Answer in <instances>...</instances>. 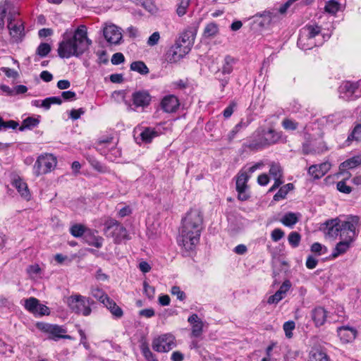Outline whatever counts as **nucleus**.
I'll list each match as a JSON object with an SVG mask.
<instances>
[{
	"label": "nucleus",
	"mask_w": 361,
	"mask_h": 361,
	"mask_svg": "<svg viewBox=\"0 0 361 361\" xmlns=\"http://www.w3.org/2000/svg\"><path fill=\"white\" fill-rule=\"evenodd\" d=\"M204 218L198 209H190L182 218L178 243L186 252L193 251L200 243Z\"/></svg>",
	"instance_id": "1"
},
{
	"label": "nucleus",
	"mask_w": 361,
	"mask_h": 361,
	"mask_svg": "<svg viewBox=\"0 0 361 361\" xmlns=\"http://www.w3.org/2000/svg\"><path fill=\"white\" fill-rule=\"evenodd\" d=\"M91 44L92 40L87 37L86 26L80 25L72 37H68L66 33L63 35V40L59 44L58 54L62 59L79 57L89 49Z\"/></svg>",
	"instance_id": "2"
},
{
	"label": "nucleus",
	"mask_w": 361,
	"mask_h": 361,
	"mask_svg": "<svg viewBox=\"0 0 361 361\" xmlns=\"http://www.w3.org/2000/svg\"><path fill=\"white\" fill-rule=\"evenodd\" d=\"M358 221V216H351L347 221H340L338 219L327 221L325 223V233L329 238H336L338 235L342 238L348 234L355 236V228Z\"/></svg>",
	"instance_id": "3"
},
{
	"label": "nucleus",
	"mask_w": 361,
	"mask_h": 361,
	"mask_svg": "<svg viewBox=\"0 0 361 361\" xmlns=\"http://www.w3.org/2000/svg\"><path fill=\"white\" fill-rule=\"evenodd\" d=\"M257 138L245 146L252 150H257L276 143L281 138L279 133L273 129L265 130L264 129L257 131Z\"/></svg>",
	"instance_id": "4"
},
{
	"label": "nucleus",
	"mask_w": 361,
	"mask_h": 361,
	"mask_svg": "<svg viewBox=\"0 0 361 361\" xmlns=\"http://www.w3.org/2000/svg\"><path fill=\"white\" fill-rule=\"evenodd\" d=\"M57 159L53 154H42L37 157L33 166V173L36 176L48 173L55 169Z\"/></svg>",
	"instance_id": "5"
},
{
	"label": "nucleus",
	"mask_w": 361,
	"mask_h": 361,
	"mask_svg": "<svg viewBox=\"0 0 361 361\" xmlns=\"http://www.w3.org/2000/svg\"><path fill=\"white\" fill-rule=\"evenodd\" d=\"M92 301L80 295H71L68 298V307L76 314L89 316L92 310L90 305Z\"/></svg>",
	"instance_id": "6"
},
{
	"label": "nucleus",
	"mask_w": 361,
	"mask_h": 361,
	"mask_svg": "<svg viewBox=\"0 0 361 361\" xmlns=\"http://www.w3.org/2000/svg\"><path fill=\"white\" fill-rule=\"evenodd\" d=\"M340 97L346 100H355L361 97V80L343 82L339 87Z\"/></svg>",
	"instance_id": "7"
},
{
	"label": "nucleus",
	"mask_w": 361,
	"mask_h": 361,
	"mask_svg": "<svg viewBox=\"0 0 361 361\" xmlns=\"http://www.w3.org/2000/svg\"><path fill=\"white\" fill-rule=\"evenodd\" d=\"M106 233L111 236L116 243H120L122 240L128 239L126 228L115 219H110L105 224Z\"/></svg>",
	"instance_id": "8"
},
{
	"label": "nucleus",
	"mask_w": 361,
	"mask_h": 361,
	"mask_svg": "<svg viewBox=\"0 0 361 361\" xmlns=\"http://www.w3.org/2000/svg\"><path fill=\"white\" fill-rule=\"evenodd\" d=\"M152 348L158 353H166L176 347L175 337L171 334H162L152 341Z\"/></svg>",
	"instance_id": "9"
},
{
	"label": "nucleus",
	"mask_w": 361,
	"mask_h": 361,
	"mask_svg": "<svg viewBox=\"0 0 361 361\" xmlns=\"http://www.w3.org/2000/svg\"><path fill=\"white\" fill-rule=\"evenodd\" d=\"M190 51L189 45L180 47L179 42H175L165 53L164 60L169 63H174L179 61Z\"/></svg>",
	"instance_id": "10"
},
{
	"label": "nucleus",
	"mask_w": 361,
	"mask_h": 361,
	"mask_svg": "<svg viewBox=\"0 0 361 361\" xmlns=\"http://www.w3.org/2000/svg\"><path fill=\"white\" fill-rule=\"evenodd\" d=\"M302 133L305 141L302 143V151L304 154H315L322 152L323 149L321 147L322 144V142L313 139L307 133L306 128H304Z\"/></svg>",
	"instance_id": "11"
},
{
	"label": "nucleus",
	"mask_w": 361,
	"mask_h": 361,
	"mask_svg": "<svg viewBox=\"0 0 361 361\" xmlns=\"http://www.w3.org/2000/svg\"><path fill=\"white\" fill-rule=\"evenodd\" d=\"M103 35L110 44H120L123 39L121 29L114 24L106 25L104 28Z\"/></svg>",
	"instance_id": "12"
},
{
	"label": "nucleus",
	"mask_w": 361,
	"mask_h": 361,
	"mask_svg": "<svg viewBox=\"0 0 361 361\" xmlns=\"http://www.w3.org/2000/svg\"><path fill=\"white\" fill-rule=\"evenodd\" d=\"M24 307L34 314L42 316L49 314V308L46 305L40 304L39 300L33 297L25 300Z\"/></svg>",
	"instance_id": "13"
},
{
	"label": "nucleus",
	"mask_w": 361,
	"mask_h": 361,
	"mask_svg": "<svg viewBox=\"0 0 361 361\" xmlns=\"http://www.w3.org/2000/svg\"><path fill=\"white\" fill-rule=\"evenodd\" d=\"M250 176L245 172H240L236 179V190L238 192V198L239 200L245 201L249 198V195L246 192L247 188V183Z\"/></svg>",
	"instance_id": "14"
},
{
	"label": "nucleus",
	"mask_w": 361,
	"mask_h": 361,
	"mask_svg": "<svg viewBox=\"0 0 361 361\" xmlns=\"http://www.w3.org/2000/svg\"><path fill=\"white\" fill-rule=\"evenodd\" d=\"M8 29L14 42H19L24 36V25L21 21L15 23L11 17L8 18Z\"/></svg>",
	"instance_id": "15"
},
{
	"label": "nucleus",
	"mask_w": 361,
	"mask_h": 361,
	"mask_svg": "<svg viewBox=\"0 0 361 361\" xmlns=\"http://www.w3.org/2000/svg\"><path fill=\"white\" fill-rule=\"evenodd\" d=\"M321 32V27L318 25H307L302 29V35L299 39V43L302 42L305 39L309 40L311 45L316 46V43L312 42L313 39L319 36Z\"/></svg>",
	"instance_id": "16"
},
{
	"label": "nucleus",
	"mask_w": 361,
	"mask_h": 361,
	"mask_svg": "<svg viewBox=\"0 0 361 361\" xmlns=\"http://www.w3.org/2000/svg\"><path fill=\"white\" fill-rule=\"evenodd\" d=\"M355 237V236H351V235L348 234L341 238L342 240L336 244L331 254V258L335 259L339 255L345 253L350 248V244L354 240Z\"/></svg>",
	"instance_id": "17"
},
{
	"label": "nucleus",
	"mask_w": 361,
	"mask_h": 361,
	"mask_svg": "<svg viewBox=\"0 0 361 361\" xmlns=\"http://www.w3.org/2000/svg\"><path fill=\"white\" fill-rule=\"evenodd\" d=\"M133 104L135 107H146L151 102V96L147 91H135L132 94Z\"/></svg>",
	"instance_id": "18"
},
{
	"label": "nucleus",
	"mask_w": 361,
	"mask_h": 361,
	"mask_svg": "<svg viewBox=\"0 0 361 361\" xmlns=\"http://www.w3.org/2000/svg\"><path fill=\"white\" fill-rule=\"evenodd\" d=\"M40 329L44 331L49 333L52 336L51 338L56 341L59 338H70V336H63L61 334L65 333L66 330L58 325L42 324L39 325Z\"/></svg>",
	"instance_id": "19"
},
{
	"label": "nucleus",
	"mask_w": 361,
	"mask_h": 361,
	"mask_svg": "<svg viewBox=\"0 0 361 361\" xmlns=\"http://www.w3.org/2000/svg\"><path fill=\"white\" fill-rule=\"evenodd\" d=\"M329 312L323 307H316L311 312L312 319L316 326H321L325 324Z\"/></svg>",
	"instance_id": "20"
},
{
	"label": "nucleus",
	"mask_w": 361,
	"mask_h": 361,
	"mask_svg": "<svg viewBox=\"0 0 361 361\" xmlns=\"http://www.w3.org/2000/svg\"><path fill=\"white\" fill-rule=\"evenodd\" d=\"M179 104L178 98L173 94L165 96L161 102V109L166 113L175 112Z\"/></svg>",
	"instance_id": "21"
},
{
	"label": "nucleus",
	"mask_w": 361,
	"mask_h": 361,
	"mask_svg": "<svg viewBox=\"0 0 361 361\" xmlns=\"http://www.w3.org/2000/svg\"><path fill=\"white\" fill-rule=\"evenodd\" d=\"M330 168L331 164L329 162L312 165L308 169V173L314 179H319L324 176L329 171Z\"/></svg>",
	"instance_id": "22"
},
{
	"label": "nucleus",
	"mask_w": 361,
	"mask_h": 361,
	"mask_svg": "<svg viewBox=\"0 0 361 361\" xmlns=\"http://www.w3.org/2000/svg\"><path fill=\"white\" fill-rule=\"evenodd\" d=\"M337 333L341 340L344 343L352 342L355 340L357 335L356 330L348 326L338 327Z\"/></svg>",
	"instance_id": "23"
},
{
	"label": "nucleus",
	"mask_w": 361,
	"mask_h": 361,
	"mask_svg": "<svg viewBox=\"0 0 361 361\" xmlns=\"http://www.w3.org/2000/svg\"><path fill=\"white\" fill-rule=\"evenodd\" d=\"M361 164V157L356 156L342 162L339 166L341 174H346L348 169H352Z\"/></svg>",
	"instance_id": "24"
},
{
	"label": "nucleus",
	"mask_w": 361,
	"mask_h": 361,
	"mask_svg": "<svg viewBox=\"0 0 361 361\" xmlns=\"http://www.w3.org/2000/svg\"><path fill=\"white\" fill-rule=\"evenodd\" d=\"M13 185L16 188L18 193L23 199L26 200H29L30 199L31 195L29 191L27 185L22 179H15L13 182Z\"/></svg>",
	"instance_id": "25"
},
{
	"label": "nucleus",
	"mask_w": 361,
	"mask_h": 361,
	"mask_svg": "<svg viewBox=\"0 0 361 361\" xmlns=\"http://www.w3.org/2000/svg\"><path fill=\"white\" fill-rule=\"evenodd\" d=\"M104 305L110 311L114 318L120 319L123 317V311L112 299L109 298L107 300Z\"/></svg>",
	"instance_id": "26"
},
{
	"label": "nucleus",
	"mask_w": 361,
	"mask_h": 361,
	"mask_svg": "<svg viewBox=\"0 0 361 361\" xmlns=\"http://www.w3.org/2000/svg\"><path fill=\"white\" fill-rule=\"evenodd\" d=\"M86 159L92 166V167L101 173H109V169L102 163H100L95 157L92 155H87Z\"/></svg>",
	"instance_id": "27"
},
{
	"label": "nucleus",
	"mask_w": 361,
	"mask_h": 361,
	"mask_svg": "<svg viewBox=\"0 0 361 361\" xmlns=\"http://www.w3.org/2000/svg\"><path fill=\"white\" fill-rule=\"evenodd\" d=\"M159 135L158 132L153 128L147 127L140 133L141 140L145 143H149L152 142L153 138L157 137Z\"/></svg>",
	"instance_id": "28"
},
{
	"label": "nucleus",
	"mask_w": 361,
	"mask_h": 361,
	"mask_svg": "<svg viewBox=\"0 0 361 361\" xmlns=\"http://www.w3.org/2000/svg\"><path fill=\"white\" fill-rule=\"evenodd\" d=\"M85 239L87 243L95 247L99 248L102 246L103 238L98 235H94L90 231L85 233Z\"/></svg>",
	"instance_id": "29"
},
{
	"label": "nucleus",
	"mask_w": 361,
	"mask_h": 361,
	"mask_svg": "<svg viewBox=\"0 0 361 361\" xmlns=\"http://www.w3.org/2000/svg\"><path fill=\"white\" fill-rule=\"evenodd\" d=\"M293 183H288L282 187H281L279 191L274 195V200L279 201L286 198L287 194L293 189Z\"/></svg>",
	"instance_id": "30"
},
{
	"label": "nucleus",
	"mask_w": 361,
	"mask_h": 361,
	"mask_svg": "<svg viewBox=\"0 0 361 361\" xmlns=\"http://www.w3.org/2000/svg\"><path fill=\"white\" fill-rule=\"evenodd\" d=\"M352 141L357 142H361V123L356 124L351 133L348 135L346 142H350Z\"/></svg>",
	"instance_id": "31"
},
{
	"label": "nucleus",
	"mask_w": 361,
	"mask_h": 361,
	"mask_svg": "<svg viewBox=\"0 0 361 361\" xmlns=\"http://www.w3.org/2000/svg\"><path fill=\"white\" fill-rule=\"evenodd\" d=\"M298 221V218L295 213L288 212L286 214L282 219L281 222L286 226L292 227Z\"/></svg>",
	"instance_id": "32"
},
{
	"label": "nucleus",
	"mask_w": 361,
	"mask_h": 361,
	"mask_svg": "<svg viewBox=\"0 0 361 361\" xmlns=\"http://www.w3.org/2000/svg\"><path fill=\"white\" fill-rule=\"evenodd\" d=\"M39 121L33 117H27L23 120L22 125L20 126L19 130L23 131L25 129H32L38 126Z\"/></svg>",
	"instance_id": "33"
},
{
	"label": "nucleus",
	"mask_w": 361,
	"mask_h": 361,
	"mask_svg": "<svg viewBox=\"0 0 361 361\" xmlns=\"http://www.w3.org/2000/svg\"><path fill=\"white\" fill-rule=\"evenodd\" d=\"M112 138L110 140H99L97 145L96 149L102 155L106 157L108 153V149L111 146Z\"/></svg>",
	"instance_id": "34"
},
{
	"label": "nucleus",
	"mask_w": 361,
	"mask_h": 361,
	"mask_svg": "<svg viewBox=\"0 0 361 361\" xmlns=\"http://www.w3.org/2000/svg\"><path fill=\"white\" fill-rule=\"evenodd\" d=\"M130 69L142 75H146L149 73V68L145 63L141 61L133 62L130 64Z\"/></svg>",
	"instance_id": "35"
},
{
	"label": "nucleus",
	"mask_w": 361,
	"mask_h": 361,
	"mask_svg": "<svg viewBox=\"0 0 361 361\" xmlns=\"http://www.w3.org/2000/svg\"><path fill=\"white\" fill-rule=\"evenodd\" d=\"M92 295L104 305L110 298L100 288H93L91 290Z\"/></svg>",
	"instance_id": "36"
},
{
	"label": "nucleus",
	"mask_w": 361,
	"mask_h": 361,
	"mask_svg": "<svg viewBox=\"0 0 361 361\" xmlns=\"http://www.w3.org/2000/svg\"><path fill=\"white\" fill-rule=\"evenodd\" d=\"M219 32V27L215 23L207 24L204 30L203 35L204 37H213Z\"/></svg>",
	"instance_id": "37"
},
{
	"label": "nucleus",
	"mask_w": 361,
	"mask_h": 361,
	"mask_svg": "<svg viewBox=\"0 0 361 361\" xmlns=\"http://www.w3.org/2000/svg\"><path fill=\"white\" fill-rule=\"evenodd\" d=\"M350 173L347 172L346 177L343 180L338 181L336 184L337 190L344 194H350L352 192V188L346 185L345 180L349 178Z\"/></svg>",
	"instance_id": "38"
},
{
	"label": "nucleus",
	"mask_w": 361,
	"mask_h": 361,
	"mask_svg": "<svg viewBox=\"0 0 361 361\" xmlns=\"http://www.w3.org/2000/svg\"><path fill=\"white\" fill-rule=\"evenodd\" d=\"M235 63V59L230 56H226L224 59V63L222 67V73L224 74L231 73L233 71V66Z\"/></svg>",
	"instance_id": "39"
},
{
	"label": "nucleus",
	"mask_w": 361,
	"mask_h": 361,
	"mask_svg": "<svg viewBox=\"0 0 361 361\" xmlns=\"http://www.w3.org/2000/svg\"><path fill=\"white\" fill-rule=\"evenodd\" d=\"M121 155V151L120 149L115 147V143L112 142L111 146L108 149L106 158L112 161H115L117 158Z\"/></svg>",
	"instance_id": "40"
},
{
	"label": "nucleus",
	"mask_w": 361,
	"mask_h": 361,
	"mask_svg": "<svg viewBox=\"0 0 361 361\" xmlns=\"http://www.w3.org/2000/svg\"><path fill=\"white\" fill-rule=\"evenodd\" d=\"M310 361H329V358L325 352L316 350L312 353Z\"/></svg>",
	"instance_id": "41"
},
{
	"label": "nucleus",
	"mask_w": 361,
	"mask_h": 361,
	"mask_svg": "<svg viewBox=\"0 0 361 361\" xmlns=\"http://www.w3.org/2000/svg\"><path fill=\"white\" fill-rule=\"evenodd\" d=\"M269 174L274 178H283V169L279 164L272 163L270 166Z\"/></svg>",
	"instance_id": "42"
},
{
	"label": "nucleus",
	"mask_w": 361,
	"mask_h": 361,
	"mask_svg": "<svg viewBox=\"0 0 361 361\" xmlns=\"http://www.w3.org/2000/svg\"><path fill=\"white\" fill-rule=\"evenodd\" d=\"M300 239V234L296 231L290 232L288 237V243L293 247H297L299 245Z\"/></svg>",
	"instance_id": "43"
},
{
	"label": "nucleus",
	"mask_w": 361,
	"mask_h": 361,
	"mask_svg": "<svg viewBox=\"0 0 361 361\" xmlns=\"http://www.w3.org/2000/svg\"><path fill=\"white\" fill-rule=\"evenodd\" d=\"M190 0H180L177 9L176 13L178 16H183L186 13L187 9L190 5Z\"/></svg>",
	"instance_id": "44"
},
{
	"label": "nucleus",
	"mask_w": 361,
	"mask_h": 361,
	"mask_svg": "<svg viewBox=\"0 0 361 361\" xmlns=\"http://www.w3.org/2000/svg\"><path fill=\"white\" fill-rule=\"evenodd\" d=\"M51 46L47 43H41L37 50L36 54L40 57H44L47 56L51 51Z\"/></svg>",
	"instance_id": "45"
},
{
	"label": "nucleus",
	"mask_w": 361,
	"mask_h": 361,
	"mask_svg": "<svg viewBox=\"0 0 361 361\" xmlns=\"http://www.w3.org/2000/svg\"><path fill=\"white\" fill-rule=\"evenodd\" d=\"M71 235L74 237L78 238L82 236L83 234L85 235V228L80 224H75L70 229Z\"/></svg>",
	"instance_id": "46"
},
{
	"label": "nucleus",
	"mask_w": 361,
	"mask_h": 361,
	"mask_svg": "<svg viewBox=\"0 0 361 361\" xmlns=\"http://www.w3.org/2000/svg\"><path fill=\"white\" fill-rule=\"evenodd\" d=\"M339 10V4L335 0L328 1L325 6V11L335 14Z\"/></svg>",
	"instance_id": "47"
},
{
	"label": "nucleus",
	"mask_w": 361,
	"mask_h": 361,
	"mask_svg": "<svg viewBox=\"0 0 361 361\" xmlns=\"http://www.w3.org/2000/svg\"><path fill=\"white\" fill-rule=\"evenodd\" d=\"M311 251L317 254L318 255H322L326 254L328 251L326 247L322 245L319 243H314L311 246Z\"/></svg>",
	"instance_id": "48"
},
{
	"label": "nucleus",
	"mask_w": 361,
	"mask_h": 361,
	"mask_svg": "<svg viewBox=\"0 0 361 361\" xmlns=\"http://www.w3.org/2000/svg\"><path fill=\"white\" fill-rule=\"evenodd\" d=\"M142 353L147 361H158L155 355L152 353L147 345H143L141 348Z\"/></svg>",
	"instance_id": "49"
},
{
	"label": "nucleus",
	"mask_w": 361,
	"mask_h": 361,
	"mask_svg": "<svg viewBox=\"0 0 361 361\" xmlns=\"http://www.w3.org/2000/svg\"><path fill=\"white\" fill-rule=\"evenodd\" d=\"M295 324L293 321H288L283 324V328L285 331L286 336L290 338L293 336V330L295 329Z\"/></svg>",
	"instance_id": "50"
},
{
	"label": "nucleus",
	"mask_w": 361,
	"mask_h": 361,
	"mask_svg": "<svg viewBox=\"0 0 361 361\" xmlns=\"http://www.w3.org/2000/svg\"><path fill=\"white\" fill-rule=\"evenodd\" d=\"M190 36L188 32H184L176 41V42H179L180 44V47H183L185 45H189V48L191 49L192 42L189 39Z\"/></svg>",
	"instance_id": "51"
},
{
	"label": "nucleus",
	"mask_w": 361,
	"mask_h": 361,
	"mask_svg": "<svg viewBox=\"0 0 361 361\" xmlns=\"http://www.w3.org/2000/svg\"><path fill=\"white\" fill-rule=\"evenodd\" d=\"M192 336L194 337H199L202 333L203 323L202 321L192 325Z\"/></svg>",
	"instance_id": "52"
},
{
	"label": "nucleus",
	"mask_w": 361,
	"mask_h": 361,
	"mask_svg": "<svg viewBox=\"0 0 361 361\" xmlns=\"http://www.w3.org/2000/svg\"><path fill=\"white\" fill-rule=\"evenodd\" d=\"M298 123L288 118H286L282 121V126L284 129L288 130H294L298 128Z\"/></svg>",
	"instance_id": "53"
},
{
	"label": "nucleus",
	"mask_w": 361,
	"mask_h": 361,
	"mask_svg": "<svg viewBox=\"0 0 361 361\" xmlns=\"http://www.w3.org/2000/svg\"><path fill=\"white\" fill-rule=\"evenodd\" d=\"M292 286L291 282L289 280H286L283 282L279 289L277 290L283 297L285 298L288 291Z\"/></svg>",
	"instance_id": "54"
},
{
	"label": "nucleus",
	"mask_w": 361,
	"mask_h": 361,
	"mask_svg": "<svg viewBox=\"0 0 361 361\" xmlns=\"http://www.w3.org/2000/svg\"><path fill=\"white\" fill-rule=\"evenodd\" d=\"M285 233L281 228H275L271 233V238L274 242H278L284 237Z\"/></svg>",
	"instance_id": "55"
},
{
	"label": "nucleus",
	"mask_w": 361,
	"mask_h": 361,
	"mask_svg": "<svg viewBox=\"0 0 361 361\" xmlns=\"http://www.w3.org/2000/svg\"><path fill=\"white\" fill-rule=\"evenodd\" d=\"M143 288L145 295L149 298L152 299L154 296L155 288L153 286L149 285L147 281L143 282Z\"/></svg>",
	"instance_id": "56"
},
{
	"label": "nucleus",
	"mask_w": 361,
	"mask_h": 361,
	"mask_svg": "<svg viewBox=\"0 0 361 361\" xmlns=\"http://www.w3.org/2000/svg\"><path fill=\"white\" fill-rule=\"evenodd\" d=\"M160 35L159 32H153L147 39V44L150 47L157 45L159 41Z\"/></svg>",
	"instance_id": "57"
},
{
	"label": "nucleus",
	"mask_w": 361,
	"mask_h": 361,
	"mask_svg": "<svg viewBox=\"0 0 361 361\" xmlns=\"http://www.w3.org/2000/svg\"><path fill=\"white\" fill-rule=\"evenodd\" d=\"M284 297L281 295L278 291H276L274 295L269 297L267 300V303L269 305L278 304Z\"/></svg>",
	"instance_id": "58"
},
{
	"label": "nucleus",
	"mask_w": 361,
	"mask_h": 361,
	"mask_svg": "<svg viewBox=\"0 0 361 361\" xmlns=\"http://www.w3.org/2000/svg\"><path fill=\"white\" fill-rule=\"evenodd\" d=\"M171 293L172 295H176L179 300L183 301L185 298V293L178 286H173Z\"/></svg>",
	"instance_id": "59"
},
{
	"label": "nucleus",
	"mask_w": 361,
	"mask_h": 361,
	"mask_svg": "<svg viewBox=\"0 0 361 361\" xmlns=\"http://www.w3.org/2000/svg\"><path fill=\"white\" fill-rule=\"evenodd\" d=\"M236 106L235 102H231L230 104L224 109L223 115L224 118H228L233 114L234 109Z\"/></svg>",
	"instance_id": "60"
},
{
	"label": "nucleus",
	"mask_w": 361,
	"mask_h": 361,
	"mask_svg": "<svg viewBox=\"0 0 361 361\" xmlns=\"http://www.w3.org/2000/svg\"><path fill=\"white\" fill-rule=\"evenodd\" d=\"M27 271L30 276H34L39 274L41 272V269L38 264H35L30 265L27 268Z\"/></svg>",
	"instance_id": "61"
},
{
	"label": "nucleus",
	"mask_w": 361,
	"mask_h": 361,
	"mask_svg": "<svg viewBox=\"0 0 361 361\" xmlns=\"http://www.w3.org/2000/svg\"><path fill=\"white\" fill-rule=\"evenodd\" d=\"M125 60V57L122 53L118 52L116 54H114L111 57V63L114 65H118L121 63H123Z\"/></svg>",
	"instance_id": "62"
},
{
	"label": "nucleus",
	"mask_w": 361,
	"mask_h": 361,
	"mask_svg": "<svg viewBox=\"0 0 361 361\" xmlns=\"http://www.w3.org/2000/svg\"><path fill=\"white\" fill-rule=\"evenodd\" d=\"M155 314L154 310L153 308H147L141 310L139 312V315L141 317H144L146 318H151L154 317Z\"/></svg>",
	"instance_id": "63"
},
{
	"label": "nucleus",
	"mask_w": 361,
	"mask_h": 361,
	"mask_svg": "<svg viewBox=\"0 0 361 361\" xmlns=\"http://www.w3.org/2000/svg\"><path fill=\"white\" fill-rule=\"evenodd\" d=\"M85 113V111L82 108H80L78 109H72L70 112V117L73 120L78 119L81 115Z\"/></svg>",
	"instance_id": "64"
}]
</instances>
